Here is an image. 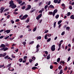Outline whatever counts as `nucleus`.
<instances>
[{"label": "nucleus", "instance_id": "7c9ffc66", "mask_svg": "<svg viewBox=\"0 0 74 74\" xmlns=\"http://www.w3.org/2000/svg\"><path fill=\"white\" fill-rule=\"evenodd\" d=\"M60 74H62L63 73V70L61 69L60 72Z\"/></svg>", "mask_w": 74, "mask_h": 74}, {"label": "nucleus", "instance_id": "9d476101", "mask_svg": "<svg viewBox=\"0 0 74 74\" xmlns=\"http://www.w3.org/2000/svg\"><path fill=\"white\" fill-rule=\"evenodd\" d=\"M12 69V68H11V67H9L8 68V70H9V71H14V69L12 68L13 69Z\"/></svg>", "mask_w": 74, "mask_h": 74}, {"label": "nucleus", "instance_id": "338daca9", "mask_svg": "<svg viewBox=\"0 0 74 74\" xmlns=\"http://www.w3.org/2000/svg\"><path fill=\"white\" fill-rule=\"evenodd\" d=\"M40 18L38 16L37 17H36V19H37L38 20V19H40Z\"/></svg>", "mask_w": 74, "mask_h": 74}, {"label": "nucleus", "instance_id": "423d86ee", "mask_svg": "<svg viewBox=\"0 0 74 74\" xmlns=\"http://www.w3.org/2000/svg\"><path fill=\"white\" fill-rule=\"evenodd\" d=\"M61 6L63 7V8H62L63 10H64V8H66V6H65V4L64 3H62L61 5Z\"/></svg>", "mask_w": 74, "mask_h": 74}, {"label": "nucleus", "instance_id": "2eb2a0df", "mask_svg": "<svg viewBox=\"0 0 74 74\" xmlns=\"http://www.w3.org/2000/svg\"><path fill=\"white\" fill-rule=\"evenodd\" d=\"M70 28L69 27H67L66 28V30H68V31H69L70 30Z\"/></svg>", "mask_w": 74, "mask_h": 74}, {"label": "nucleus", "instance_id": "cd10ccee", "mask_svg": "<svg viewBox=\"0 0 74 74\" xmlns=\"http://www.w3.org/2000/svg\"><path fill=\"white\" fill-rule=\"evenodd\" d=\"M52 51H54L55 50V48H51Z\"/></svg>", "mask_w": 74, "mask_h": 74}, {"label": "nucleus", "instance_id": "49530a36", "mask_svg": "<svg viewBox=\"0 0 74 74\" xmlns=\"http://www.w3.org/2000/svg\"><path fill=\"white\" fill-rule=\"evenodd\" d=\"M10 22H11V23H12V24H13V23H14V21L13 20H11V21H10Z\"/></svg>", "mask_w": 74, "mask_h": 74}, {"label": "nucleus", "instance_id": "39448f33", "mask_svg": "<svg viewBox=\"0 0 74 74\" xmlns=\"http://www.w3.org/2000/svg\"><path fill=\"white\" fill-rule=\"evenodd\" d=\"M62 44L61 43H60L58 45V47H59V48L58 49V51H60V49H61V45Z\"/></svg>", "mask_w": 74, "mask_h": 74}, {"label": "nucleus", "instance_id": "c03bdc74", "mask_svg": "<svg viewBox=\"0 0 74 74\" xmlns=\"http://www.w3.org/2000/svg\"><path fill=\"white\" fill-rule=\"evenodd\" d=\"M29 22V19H28L27 20V21H25L26 23H28Z\"/></svg>", "mask_w": 74, "mask_h": 74}, {"label": "nucleus", "instance_id": "c9c22d12", "mask_svg": "<svg viewBox=\"0 0 74 74\" xmlns=\"http://www.w3.org/2000/svg\"><path fill=\"white\" fill-rule=\"evenodd\" d=\"M25 8H26V6H23V7H22V10H25Z\"/></svg>", "mask_w": 74, "mask_h": 74}, {"label": "nucleus", "instance_id": "1a4fd4ad", "mask_svg": "<svg viewBox=\"0 0 74 74\" xmlns=\"http://www.w3.org/2000/svg\"><path fill=\"white\" fill-rule=\"evenodd\" d=\"M38 69V68L36 67H33L32 68V70H35L36 69Z\"/></svg>", "mask_w": 74, "mask_h": 74}, {"label": "nucleus", "instance_id": "6ab92c4d", "mask_svg": "<svg viewBox=\"0 0 74 74\" xmlns=\"http://www.w3.org/2000/svg\"><path fill=\"white\" fill-rule=\"evenodd\" d=\"M62 22V20H60V21H59L58 22V24L60 25V24Z\"/></svg>", "mask_w": 74, "mask_h": 74}, {"label": "nucleus", "instance_id": "f8f14e48", "mask_svg": "<svg viewBox=\"0 0 74 74\" xmlns=\"http://www.w3.org/2000/svg\"><path fill=\"white\" fill-rule=\"evenodd\" d=\"M70 18H71V19H74V15H71L70 17Z\"/></svg>", "mask_w": 74, "mask_h": 74}, {"label": "nucleus", "instance_id": "0e129e2a", "mask_svg": "<svg viewBox=\"0 0 74 74\" xmlns=\"http://www.w3.org/2000/svg\"><path fill=\"white\" fill-rule=\"evenodd\" d=\"M36 27L34 28L33 29V32H35L36 30Z\"/></svg>", "mask_w": 74, "mask_h": 74}, {"label": "nucleus", "instance_id": "13d9d810", "mask_svg": "<svg viewBox=\"0 0 74 74\" xmlns=\"http://www.w3.org/2000/svg\"><path fill=\"white\" fill-rule=\"evenodd\" d=\"M6 55H7V54H6V53H3V57H4L5 56H6Z\"/></svg>", "mask_w": 74, "mask_h": 74}, {"label": "nucleus", "instance_id": "b1692460", "mask_svg": "<svg viewBox=\"0 0 74 74\" xmlns=\"http://www.w3.org/2000/svg\"><path fill=\"white\" fill-rule=\"evenodd\" d=\"M14 37H13L12 38H8V40H12L14 39Z\"/></svg>", "mask_w": 74, "mask_h": 74}, {"label": "nucleus", "instance_id": "37998d69", "mask_svg": "<svg viewBox=\"0 0 74 74\" xmlns=\"http://www.w3.org/2000/svg\"><path fill=\"white\" fill-rule=\"evenodd\" d=\"M4 64H3V65H0V68H2V67H4Z\"/></svg>", "mask_w": 74, "mask_h": 74}, {"label": "nucleus", "instance_id": "72a5a7b5", "mask_svg": "<svg viewBox=\"0 0 74 74\" xmlns=\"http://www.w3.org/2000/svg\"><path fill=\"white\" fill-rule=\"evenodd\" d=\"M62 66L61 65H60L58 67V69H59V70H60V69H62Z\"/></svg>", "mask_w": 74, "mask_h": 74}, {"label": "nucleus", "instance_id": "412c9836", "mask_svg": "<svg viewBox=\"0 0 74 74\" xmlns=\"http://www.w3.org/2000/svg\"><path fill=\"white\" fill-rule=\"evenodd\" d=\"M15 5V4H14V3H13L10 4V7H12V6H13V5Z\"/></svg>", "mask_w": 74, "mask_h": 74}, {"label": "nucleus", "instance_id": "79ce46f5", "mask_svg": "<svg viewBox=\"0 0 74 74\" xmlns=\"http://www.w3.org/2000/svg\"><path fill=\"white\" fill-rule=\"evenodd\" d=\"M49 14H50V15H52V14H53V12H49Z\"/></svg>", "mask_w": 74, "mask_h": 74}, {"label": "nucleus", "instance_id": "20e7f679", "mask_svg": "<svg viewBox=\"0 0 74 74\" xmlns=\"http://www.w3.org/2000/svg\"><path fill=\"white\" fill-rule=\"evenodd\" d=\"M31 8V5H28V7L25 9V10L27 11V10H30Z\"/></svg>", "mask_w": 74, "mask_h": 74}, {"label": "nucleus", "instance_id": "bb28decb", "mask_svg": "<svg viewBox=\"0 0 74 74\" xmlns=\"http://www.w3.org/2000/svg\"><path fill=\"white\" fill-rule=\"evenodd\" d=\"M48 5H46L45 6V8H44L45 10H46L47 8H48Z\"/></svg>", "mask_w": 74, "mask_h": 74}, {"label": "nucleus", "instance_id": "6e6d98bb", "mask_svg": "<svg viewBox=\"0 0 74 74\" xmlns=\"http://www.w3.org/2000/svg\"><path fill=\"white\" fill-rule=\"evenodd\" d=\"M5 46H6V47H9V45L8 44V43H6Z\"/></svg>", "mask_w": 74, "mask_h": 74}, {"label": "nucleus", "instance_id": "e2e57ef3", "mask_svg": "<svg viewBox=\"0 0 74 74\" xmlns=\"http://www.w3.org/2000/svg\"><path fill=\"white\" fill-rule=\"evenodd\" d=\"M50 4H51V1H49L47 3V5H50Z\"/></svg>", "mask_w": 74, "mask_h": 74}, {"label": "nucleus", "instance_id": "69168bd1", "mask_svg": "<svg viewBox=\"0 0 74 74\" xmlns=\"http://www.w3.org/2000/svg\"><path fill=\"white\" fill-rule=\"evenodd\" d=\"M19 19H17L16 20L15 22H19Z\"/></svg>", "mask_w": 74, "mask_h": 74}, {"label": "nucleus", "instance_id": "2f4dec72", "mask_svg": "<svg viewBox=\"0 0 74 74\" xmlns=\"http://www.w3.org/2000/svg\"><path fill=\"white\" fill-rule=\"evenodd\" d=\"M59 14H57L56 16V19H58V18H59Z\"/></svg>", "mask_w": 74, "mask_h": 74}, {"label": "nucleus", "instance_id": "393cba45", "mask_svg": "<svg viewBox=\"0 0 74 74\" xmlns=\"http://www.w3.org/2000/svg\"><path fill=\"white\" fill-rule=\"evenodd\" d=\"M23 61V58H20L19 60V61H20V62H22Z\"/></svg>", "mask_w": 74, "mask_h": 74}, {"label": "nucleus", "instance_id": "c85d7f7f", "mask_svg": "<svg viewBox=\"0 0 74 74\" xmlns=\"http://www.w3.org/2000/svg\"><path fill=\"white\" fill-rule=\"evenodd\" d=\"M38 16L40 18L42 16V13H41L40 14L38 15Z\"/></svg>", "mask_w": 74, "mask_h": 74}, {"label": "nucleus", "instance_id": "9b49d317", "mask_svg": "<svg viewBox=\"0 0 74 74\" xmlns=\"http://www.w3.org/2000/svg\"><path fill=\"white\" fill-rule=\"evenodd\" d=\"M17 1H18L19 4H21L22 3V1L21 0H16Z\"/></svg>", "mask_w": 74, "mask_h": 74}, {"label": "nucleus", "instance_id": "7ed1b4c3", "mask_svg": "<svg viewBox=\"0 0 74 74\" xmlns=\"http://www.w3.org/2000/svg\"><path fill=\"white\" fill-rule=\"evenodd\" d=\"M55 7L54 6H53V5H50L48 7V10H49V8H52V9H54Z\"/></svg>", "mask_w": 74, "mask_h": 74}, {"label": "nucleus", "instance_id": "a19ab883", "mask_svg": "<svg viewBox=\"0 0 74 74\" xmlns=\"http://www.w3.org/2000/svg\"><path fill=\"white\" fill-rule=\"evenodd\" d=\"M69 8L70 10H72V9H73V8H72V6H70L69 7Z\"/></svg>", "mask_w": 74, "mask_h": 74}, {"label": "nucleus", "instance_id": "09e8293b", "mask_svg": "<svg viewBox=\"0 0 74 74\" xmlns=\"http://www.w3.org/2000/svg\"><path fill=\"white\" fill-rule=\"evenodd\" d=\"M10 15H9L7 16V19H9V18H10Z\"/></svg>", "mask_w": 74, "mask_h": 74}, {"label": "nucleus", "instance_id": "473e14b6", "mask_svg": "<svg viewBox=\"0 0 74 74\" xmlns=\"http://www.w3.org/2000/svg\"><path fill=\"white\" fill-rule=\"evenodd\" d=\"M50 69H52L53 68V65H51L50 66Z\"/></svg>", "mask_w": 74, "mask_h": 74}, {"label": "nucleus", "instance_id": "aec40b11", "mask_svg": "<svg viewBox=\"0 0 74 74\" xmlns=\"http://www.w3.org/2000/svg\"><path fill=\"white\" fill-rule=\"evenodd\" d=\"M36 9H33L31 11V13H32V12H34V11H36Z\"/></svg>", "mask_w": 74, "mask_h": 74}, {"label": "nucleus", "instance_id": "0eeeda50", "mask_svg": "<svg viewBox=\"0 0 74 74\" xmlns=\"http://www.w3.org/2000/svg\"><path fill=\"white\" fill-rule=\"evenodd\" d=\"M1 47L5 48V45L4 44H1V45L0 46V48H1Z\"/></svg>", "mask_w": 74, "mask_h": 74}, {"label": "nucleus", "instance_id": "3c124183", "mask_svg": "<svg viewBox=\"0 0 74 74\" xmlns=\"http://www.w3.org/2000/svg\"><path fill=\"white\" fill-rule=\"evenodd\" d=\"M22 44H23V45H25L26 44V42H22Z\"/></svg>", "mask_w": 74, "mask_h": 74}, {"label": "nucleus", "instance_id": "ea45409f", "mask_svg": "<svg viewBox=\"0 0 74 74\" xmlns=\"http://www.w3.org/2000/svg\"><path fill=\"white\" fill-rule=\"evenodd\" d=\"M9 37H10L9 36H7L4 39H5V40H7V39H8V38H9Z\"/></svg>", "mask_w": 74, "mask_h": 74}, {"label": "nucleus", "instance_id": "864d4df0", "mask_svg": "<svg viewBox=\"0 0 74 74\" xmlns=\"http://www.w3.org/2000/svg\"><path fill=\"white\" fill-rule=\"evenodd\" d=\"M14 14H15V15H17V14H19L18 13H17L16 12H14Z\"/></svg>", "mask_w": 74, "mask_h": 74}, {"label": "nucleus", "instance_id": "f257e3e1", "mask_svg": "<svg viewBox=\"0 0 74 74\" xmlns=\"http://www.w3.org/2000/svg\"><path fill=\"white\" fill-rule=\"evenodd\" d=\"M27 16H28V15L27 14H25L23 16V17L21 19V20H24V19H25L26 18H27Z\"/></svg>", "mask_w": 74, "mask_h": 74}, {"label": "nucleus", "instance_id": "58836bf2", "mask_svg": "<svg viewBox=\"0 0 74 74\" xmlns=\"http://www.w3.org/2000/svg\"><path fill=\"white\" fill-rule=\"evenodd\" d=\"M14 3V1L12 0L10 2V4H11Z\"/></svg>", "mask_w": 74, "mask_h": 74}, {"label": "nucleus", "instance_id": "f704fd0d", "mask_svg": "<svg viewBox=\"0 0 74 74\" xmlns=\"http://www.w3.org/2000/svg\"><path fill=\"white\" fill-rule=\"evenodd\" d=\"M58 1V0H54V2L55 3H57Z\"/></svg>", "mask_w": 74, "mask_h": 74}, {"label": "nucleus", "instance_id": "a878e982", "mask_svg": "<svg viewBox=\"0 0 74 74\" xmlns=\"http://www.w3.org/2000/svg\"><path fill=\"white\" fill-rule=\"evenodd\" d=\"M51 38H50L47 40V42H49V41H51Z\"/></svg>", "mask_w": 74, "mask_h": 74}, {"label": "nucleus", "instance_id": "4be33fe9", "mask_svg": "<svg viewBox=\"0 0 74 74\" xmlns=\"http://www.w3.org/2000/svg\"><path fill=\"white\" fill-rule=\"evenodd\" d=\"M50 59V54H49L47 57V59Z\"/></svg>", "mask_w": 74, "mask_h": 74}, {"label": "nucleus", "instance_id": "c756f323", "mask_svg": "<svg viewBox=\"0 0 74 74\" xmlns=\"http://www.w3.org/2000/svg\"><path fill=\"white\" fill-rule=\"evenodd\" d=\"M55 48V45H53L51 47V48Z\"/></svg>", "mask_w": 74, "mask_h": 74}, {"label": "nucleus", "instance_id": "603ef678", "mask_svg": "<svg viewBox=\"0 0 74 74\" xmlns=\"http://www.w3.org/2000/svg\"><path fill=\"white\" fill-rule=\"evenodd\" d=\"M12 58H15V55H14V54H13L12 55Z\"/></svg>", "mask_w": 74, "mask_h": 74}, {"label": "nucleus", "instance_id": "e433bc0d", "mask_svg": "<svg viewBox=\"0 0 74 74\" xmlns=\"http://www.w3.org/2000/svg\"><path fill=\"white\" fill-rule=\"evenodd\" d=\"M71 14V13H70V12H68L67 13V16H70Z\"/></svg>", "mask_w": 74, "mask_h": 74}, {"label": "nucleus", "instance_id": "8fccbe9b", "mask_svg": "<svg viewBox=\"0 0 74 74\" xmlns=\"http://www.w3.org/2000/svg\"><path fill=\"white\" fill-rule=\"evenodd\" d=\"M9 56H6L5 57H4V58L5 59H7V58H8V57Z\"/></svg>", "mask_w": 74, "mask_h": 74}, {"label": "nucleus", "instance_id": "ddd939ff", "mask_svg": "<svg viewBox=\"0 0 74 74\" xmlns=\"http://www.w3.org/2000/svg\"><path fill=\"white\" fill-rule=\"evenodd\" d=\"M16 5H14L12 6L11 8L14 9V8H16Z\"/></svg>", "mask_w": 74, "mask_h": 74}, {"label": "nucleus", "instance_id": "052dcab7", "mask_svg": "<svg viewBox=\"0 0 74 74\" xmlns=\"http://www.w3.org/2000/svg\"><path fill=\"white\" fill-rule=\"evenodd\" d=\"M4 36H1L0 37V39H1L2 38H4Z\"/></svg>", "mask_w": 74, "mask_h": 74}, {"label": "nucleus", "instance_id": "6e6552de", "mask_svg": "<svg viewBox=\"0 0 74 74\" xmlns=\"http://www.w3.org/2000/svg\"><path fill=\"white\" fill-rule=\"evenodd\" d=\"M10 32H11V30L9 29V30H6L5 32V33H7V34H8L9 33H10Z\"/></svg>", "mask_w": 74, "mask_h": 74}, {"label": "nucleus", "instance_id": "a211bd4d", "mask_svg": "<svg viewBox=\"0 0 74 74\" xmlns=\"http://www.w3.org/2000/svg\"><path fill=\"white\" fill-rule=\"evenodd\" d=\"M47 34H46L45 36V39L46 40H47V39H48V38H47Z\"/></svg>", "mask_w": 74, "mask_h": 74}, {"label": "nucleus", "instance_id": "774afa93", "mask_svg": "<svg viewBox=\"0 0 74 74\" xmlns=\"http://www.w3.org/2000/svg\"><path fill=\"white\" fill-rule=\"evenodd\" d=\"M49 32V31L48 30H47L45 32V33H47Z\"/></svg>", "mask_w": 74, "mask_h": 74}, {"label": "nucleus", "instance_id": "dca6fc26", "mask_svg": "<svg viewBox=\"0 0 74 74\" xmlns=\"http://www.w3.org/2000/svg\"><path fill=\"white\" fill-rule=\"evenodd\" d=\"M5 9V8L4 7H1V8L0 10H2V11H4V10Z\"/></svg>", "mask_w": 74, "mask_h": 74}, {"label": "nucleus", "instance_id": "5fc2aeb1", "mask_svg": "<svg viewBox=\"0 0 74 74\" xmlns=\"http://www.w3.org/2000/svg\"><path fill=\"white\" fill-rule=\"evenodd\" d=\"M32 59L34 60H35L36 59V57H32Z\"/></svg>", "mask_w": 74, "mask_h": 74}, {"label": "nucleus", "instance_id": "4d7b16f0", "mask_svg": "<svg viewBox=\"0 0 74 74\" xmlns=\"http://www.w3.org/2000/svg\"><path fill=\"white\" fill-rule=\"evenodd\" d=\"M56 22H55L54 23V27H55L56 26Z\"/></svg>", "mask_w": 74, "mask_h": 74}, {"label": "nucleus", "instance_id": "5701e85b", "mask_svg": "<svg viewBox=\"0 0 74 74\" xmlns=\"http://www.w3.org/2000/svg\"><path fill=\"white\" fill-rule=\"evenodd\" d=\"M60 58H58L57 59V62H59L60 61Z\"/></svg>", "mask_w": 74, "mask_h": 74}, {"label": "nucleus", "instance_id": "de8ad7c7", "mask_svg": "<svg viewBox=\"0 0 74 74\" xmlns=\"http://www.w3.org/2000/svg\"><path fill=\"white\" fill-rule=\"evenodd\" d=\"M64 70H65V71H66V70H67V66H66L65 68L64 69Z\"/></svg>", "mask_w": 74, "mask_h": 74}, {"label": "nucleus", "instance_id": "bf43d9fd", "mask_svg": "<svg viewBox=\"0 0 74 74\" xmlns=\"http://www.w3.org/2000/svg\"><path fill=\"white\" fill-rule=\"evenodd\" d=\"M29 62L30 63H32L33 62V60H32V59H30L29 60Z\"/></svg>", "mask_w": 74, "mask_h": 74}, {"label": "nucleus", "instance_id": "4c0bfd02", "mask_svg": "<svg viewBox=\"0 0 74 74\" xmlns=\"http://www.w3.org/2000/svg\"><path fill=\"white\" fill-rule=\"evenodd\" d=\"M64 34H65V32L64 31L61 34V35L62 36H63Z\"/></svg>", "mask_w": 74, "mask_h": 74}, {"label": "nucleus", "instance_id": "f03ea898", "mask_svg": "<svg viewBox=\"0 0 74 74\" xmlns=\"http://www.w3.org/2000/svg\"><path fill=\"white\" fill-rule=\"evenodd\" d=\"M8 49V48L7 47H4V48H1V51H3H3H7Z\"/></svg>", "mask_w": 74, "mask_h": 74}, {"label": "nucleus", "instance_id": "4468645a", "mask_svg": "<svg viewBox=\"0 0 74 74\" xmlns=\"http://www.w3.org/2000/svg\"><path fill=\"white\" fill-rule=\"evenodd\" d=\"M41 36H38L37 37V40H41Z\"/></svg>", "mask_w": 74, "mask_h": 74}, {"label": "nucleus", "instance_id": "f3484780", "mask_svg": "<svg viewBox=\"0 0 74 74\" xmlns=\"http://www.w3.org/2000/svg\"><path fill=\"white\" fill-rule=\"evenodd\" d=\"M58 12V10L57 9H56L54 10L53 12H54V13H57V12Z\"/></svg>", "mask_w": 74, "mask_h": 74}, {"label": "nucleus", "instance_id": "680f3d73", "mask_svg": "<svg viewBox=\"0 0 74 74\" xmlns=\"http://www.w3.org/2000/svg\"><path fill=\"white\" fill-rule=\"evenodd\" d=\"M25 3V2H23L21 4H20L21 5H23V4H24Z\"/></svg>", "mask_w": 74, "mask_h": 74}, {"label": "nucleus", "instance_id": "a18cd8bd", "mask_svg": "<svg viewBox=\"0 0 74 74\" xmlns=\"http://www.w3.org/2000/svg\"><path fill=\"white\" fill-rule=\"evenodd\" d=\"M70 58H71V57L70 56H69L68 58L67 61H70Z\"/></svg>", "mask_w": 74, "mask_h": 74}]
</instances>
